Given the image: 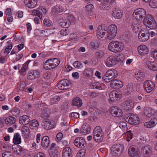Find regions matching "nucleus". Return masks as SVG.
<instances>
[{
	"instance_id": "obj_1",
	"label": "nucleus",
	"mask_w": 157,
	"mask_h": 157,
	"mask_svg": "<svg viewBox=\"0 0 157 157\" xmlns=\"http://www.w3.org/2000/svg\"><path fill=\"white\" fill-rule=\"evenodd\" d=\"M144 25L150 29H155L157 27V25L153 16L148 14L144 18Z\"/></svg>"
},
{
	"instance_id": "obj_2",
	"label": "nucleus",
	"mask_w": 157,
	"mask_h": 157,
	"mask_svg": "<svg viewBox=\"0 0 157 157\" xmlns=\"http://www.w3.org/2000/svg\"><path fill=\"white\" fill-rule=\"evenodd\" d=\"M60 63L57 58H53L47 60L44 64V67L46 69H51L57 67Z\"/></svg>"
},
{
	"instance_id": "obj_3",
	"label": "nucleus",
	"mask_w": 157,
	"mask_h": 157,
	"mask_svg": "<svg viewBox=\"0 0 157 157\" xmlns=\"http://www.w3.org/2000/svg\"><path fill=\"white\" fill-rule=\"evenodd\" d=\"M93 138L98 142H101L103 140V132L101 128L99 126L96 127L93 133Z\"/></svg>"
},
{
	"instance_id": "obj_4",
	"label": "nucleus",
	"mask_w": 157,
	"mask_h": 157,
	"mask_svg": "<svg viewBox=\"0 0 157 157\" xmlns=\"http://www.w3.org/2000/svg\"><path fill=\"white\" fill-rule=\"evenodd\" d=\"M117 30V27L115 25H109L107 29V38L110 40L113 39L116 36Z\"/></svg>"
},
{
	"instance_id": "obj_5",
	"label": "nucleus",
	"mask_w": 157,
	"mask_h": 157,
	"mask_svg": "<svg viewBox=\"0 0 157 157\" xmlns=\"http://www.w3.org/2000/svg\"><path fill=\"white\" fill-rule=\"evenodd\" d=\"M124 149V146L122 144H115L111 148V152L113 155L116 156L120 154Z\"/></svg>"
},
{
	"instance_id": "obj_6",
	"label": "nucleus",
	"mask_w": 157,
	"mask_h": 157,
	"mask_svg": "<svg viewBox=\"0 0 157 157\" xmlns=\"http://www.w3.org/2000/svg\"><path fill=\"white\" fill-rule=\"evenodd\" d=\"M124 149V146L122 144H115L111 148V152L113 155L116 156L120 154Z\"/></svg>"
},
{
	"instance_id": "obj_7",
	"label": "nucleus",
	"mask_w": 157,
	"mask_h": 157,
	"mask_svg": "<svg viewBox=\"0 0 157 157\" xmlns=\"http://www.w3.org/2000/svg\"><path fill=\"white\" fill-rule=\"evenodd\" d=\"M146 15L145 10L141 8L136 9L133 13V16L136 19V20L143 18L146 16Z\"/></svg>"
},
{
	"instance_id": "obj_8",
	"label": "nucleus",
	"mask_w": 157,
	"mask_h": 157,
	"mask_svg": "<svg viewBox=\"0 0 157 157\" xmlns=\"http://www.w3.org/2000/svg\"><path fill=\"white\" fill-rule=\"evenodd\" d=\"M152 152V149L149 145L143 146L141 149V153L144 157H147L150 156Z\"/></svg>"
},
{
	"instance_id": "obj_9",
	"label": "nucleus",
	"mask_w": 157,
	"mask_h": 157,
	"mask_svg": "<svg viewBox=\"0 0 157 157\" xmlns=\"http://www.w3.org/2000/svg\"><path fill=\"white\" fill-rule=\"evenodd\" d=\"M144 86L145 88L146 92L149 93L154 89L155 84L152 81L147 80L144 82Z\"/></svg>"
},
{
	"instance_id": "obj_10",
	"label": "nucleus",
	"mask_w": 157,
	"mask_h": 157,
	"mask_svg": "<svg viewBox=\"0 0 157 157\" xmlns=\"http://www.w3.org/2000/svg\"><path fill=\"white\" fill-rule=\"evenodd\" d=\"M149 32L147 30L141 31L138 34L139 40L141 42H145L147 40L149 39Z\"/></svg>"
},
{
	"instance_id": "obj_11",
	"label": "nucleus",
	"mask_w": 157,
	"mask_h": 157,
	"mask_svg": "<svg viewBox=\"0 0 157 157\" xmlns=\"http://www.w3.org/2000/svg\"><path fill=\"white\" fill-rule=\"evenodd\" d=\"M121 106L126 111L131 110L134 107L133 102L132 100H127L121 103Z\"/></svg>"
},
{
	"instance_id": "obj_12",
	"label": "nucleus",
	"mask_w": 157,
	"mask_h": 157,
	"mask_svg": "<svg viewBox=\"0 0 157 157\" xmlns=\"http://www.w3.org/2000/svg\"><path fill=\"white\" fill-rule=\"evenodd\" d=\"M122 95L116 90L111 92L109 94V101L111 102L114 101L116 100H119Z\"/></svg>"
},
{
	"instance_id": "obj_13",
	"label": "nucleus",
	"mask_w": 157,
	"mask_h": 157,
	"mask_svg": "<svg viewBox=\"0 0 157 157\" xmlns=\"http://www.w3.org/2000/svg\"><path fill=\"white\" fill-rule=\"evenodd\" d=\"M70 84L71 82L68 80L63 79L60 81L56 87L60 90H66L69 88Z\"/></svg>"
},
{
	"instance_id": "obj_14",
	"label": "nucleus",
	"mask_w": 157,
	"mask_h": 157,
	"mask_svg": "<svg viewBox=\"0 0 157 157\" xmlns=\"http://www.w3.org/2000/svg\"><path fill=\"white\" fill-rule=\"evenodd\" d=\"M47 12L45 8L43 6H40L37 10H35L33 11L32 14L33 15L37 16L40 19L42 17V14L45 13Z\"/></svg>"
},
{
	"instance_id": "obj_15",
	"label": "nucleus",
	"mask_w": 157,
	"mask_h": 157,
	"mask_svg": "<svg viewBox=\"0 0 157 157\" xmlns=\"http://www.w3.org/2000/svg\"><path fill=\"white\" fill-rule=\"evenodd\" d=\"M74 144L76 146L80 148H83L86 145L85 140L81 137L76 138L74 140Z\"/></svg>"
},
{
	"instance_id": "obj_16",
	"label": "nucleus",
	"mask_w": 157,
	"mask_h": 157,
	"mask_svg": "<svg viewBox=\"0 0 157 157\" xmlns=\"http://www.w3.org/2000/svg\"><path fill=\"white\" fill-rule=\"evenodd\" d=\"M105 30L101 29V26H99L97 30L96 36L99 40H104L106 39L107 37L105 36Z\"/></svg>"
},
{
	"instance_id": "obj_17",
	"label": "nucleus",
	"mask_w": 157,
	"mask_h": 157,
	"mask_svg": "<svg viewBox=\"0 0 157 157\" xmlns=\"http://www.w3.org/2000/svg\"><path fill=\"white\" fill-rule=\"evenodd\" d=\"M117 63V59L113 56L109 57L106 59L105 64L107 67H110L116 65Z\"/></svg>"
},
{
	"instance_id": "obj_18",
	"label": "nucleus",
	"mask_w": 157,
	"mask_h": 157,
	"mask_svg": "<svg viewBox=\"0 0 157 157\" xmlns=\"http://www.w3.org/2000/svg\"><path fill=\"white\" fill-rule=\"evenodd\" d=\"M128 153L131 157H140V154L139 151L134 147H131L128 149Z\"/></svg>"
},
{
	"instance_id": "obj_19",
	"label": "nucleus",
	"mask_w": 157,
	"mask_h": 157,
	"mask_svg": "<svg viewBox=\"0 0 157 157\" xmlns=\"http://www.w3.org/2000/svg\"><path fill=\"white\" fill-rule=\"evenodd\" d=\"M13 150L15 154L19 155H23L27 151L26 149L20 146L16 148H13Z\"/></svg>"
},
{
	"instance_id": "obj_20",
	"label": "nucleus",
	"mask_w": 157,
	"mask_h": 157,
	"mask_svg": "<svg viewBox=\"0 0 157 157\" xmlns=\"http://www.w3.org/2000/svg\"><path fill=\"white\" fill-rule=\"evenodd\" d=\"M139 53L142 56H144L147 54L149 50L147 46L144 45H141L138 48Z\"/></svg>"
},
{
	"instance_id": "obj_21",
	"label": "nucleus",
	"mask_w": 157,
	"mask_h": 157,
	"mask_svg": "<svg viewBox=\"0 0 157 157\" xmlns=\"http://www.w3.org/2000/svg\"><path fill=\"white\" fill-rule=\"evenodd\" d=\"M110 86L113 88L117 89L122 87L123 86L121 81L117 79L112 81L110 83Z\"/></svg>"
},
{
	"instance_id": "obj_22",
	"label": "nucleus",
	"mask_w": 157,
	"mask_h": 157,
	"mask_svg": "<svg viewBox=\"0 0 157 157\" xmlns=\"http://www.w3.org/2000/svg\"><path fill=\"white\" fill-rule=\"evenodd\" d=\"M111 113L116 115V117H120L122 116V112L121 109L117 106H113L110 109Z\"/></svg>"
},
{
	"instance_id": "obj_23",
	"label": "nucleus",
	"mask_w": 157,
	"mask_h": 157,
	"mask_svg": "<svg viewBox=\"0 0 157 157\" xmlns=\"http://www.w3.org/2000/svg\"><path fill=\"white\" fill-rule=\"evenodd\" d=\"M122 12L120 9L114 8L112 11V15L115 19H120L122 16Z\"/></svg>"
},
{
	"instance_id": "obj_24",
	"label": "nucleus",
	"mask_w": 157,
	"mask_h": 157,
	"mask_svg": "<svg viewBox=\"0 0 157 157\" xmlns=\"http://www.w3.org/2000/svg\"><path fill=\"white\" fill-rule=\"evenodd\" d=\"M41 126L43 128L46 130H50L54 127V126L49 120L43 121Z\"/></svg>"
},
{
	"instance_id": "obj_25",
	"label": "nucleus",
	"mask_w": 157,
	"mask_h": 157,
	"mask_svg": "<svg viewBox=\"0 0 157 157\" xmlns=\"http://www.w3.org/2000/svg\"><path fill=\"white\" fill-rule=\"evenodd\" d=\"M72 151L71 148L68 147H65L63 150V157H72Z\"/></svg>"
},
{
	"instance_id": "obj_26",
	"label": "nucleus",
	"mask_w": 157,
	"mask_h": 157,
	"mask_svg": "<svg viewBox=\"0 0 157 157\" xmlns=\"http://www.w3.org/2000/svg\"><path fill=\"white\" fill-rule=\"evenodd\" d=\"M37 0H25V5L29 8H33L36 7L37 4Z\"/></svg>"
},
{
	"instance_id": "obj_27",
	"label": "nucleus",
	"mask_w": 157,
	"mask_h": 157,
	"mask_svg": "<svg viewBox=\"0 0 157 157\" xmlns=\"http://www.w3.org/2000/svg\"><path fill=\"white\" fill-rule=\"evenodd\" d=\"M50 144V139L48 136H44L42 138L41 145L43 148H47Z\"/></svg>"
},
{
	"instance_id": "obj_28",
	"label": "nucleus",
	"mask_w": 157,
	"mask_h": 157,
	"mask_svg": "<svg viewBox=\"0 0 157 157\" xmlns=\"http://www.w3.org/2000/svg\"><path fill=\"white\" fill-rule=\"evenodd\" d=\"M107 75L109 76L112 80H114V79L116 78L118 76L117 71L114 70L109 69L107 71Z\"/></svg>"
},
{
	"instance_id": "obj_29",
	"label": "nucleus",
	"mask_w": 157,
	"mask_h": 157,
	"mask_svg": "<svg viewBox=\"0 0 157 157\" xmlns=\"http://www.w3.org/2000/svg\"><path fill=\"white\" fill-rule=\"evenodd\" d=\"M70 21L67 19H61L60 20L59 25L60 26L64 28H67L71 25Z\"/></svg>"
},
{
	"instance_id": "obj_30",
	"label": "nucleus",
	"mask_w": 157,
	"mask_h": 157,
	"mask_svg": "<svg viewBox=\"0 0 157 157\" xmlns=\"http://www.w3.org/2000/svg\"><path fill=\"white\" fill-rule=\"evenodd\" d=\"M72 103L73 105L76 106L78 108L80 107L83 104L82 100L78 97H76L73 99Z\"/></svg>"
},
{
	"instance_id": "obj_31",
	"label": "nucleus",
	"mask_w": 157,
	"mask_h": 157,
	"mask_svg": "<svg viewBox=\"0 0 157 157\" xmlns=\"http://www.w3.org/2000/svg\"><path fill=\"white\" fill-rule=\"evenodd\" d=\"M29 118L28 116L23 115L20 117L19 122L21 124L25 125L29 123Z\"/></svg>"
},
{
	"instance_id": "obj_32",
	"label": "nucleus",
	"mask_w": 157,
	"mask_h": 157,
	"mask_svg": "<svg viewBox=\"0 0 157 157\" xmlns=\"http://www.w3.org/2000/svg\"><path fill=\"white\" fill-rule=\"evenodd\" d=\"M157 123V119L154 118L149 121L145 122L144 125L146 127L151 128L154 126Z\"/></svg>"
},
{
	"instance_id": "obj_33",
	"label": "nucleus",
	"mask_w": 157,
	"mask_h": 157,
	"mask_svg": "<svg viewBox=\"0 0 157 157\" xmlns=\"http://www.w3.org/2000/svg\"><path fill=\"white\" fill-rule=\"evenodd\" d=\"M147 67L150 69L154 71H157V64L154 62L148 61L146 62Z\"/></svg>"
},
{
	"instance_id": "obj_34",
	"label": "nucleus",
	"mask_w": 157,
	"mask_h": 157,
	"mask_svg": "<svg viewBox=\"0 0 157 157\" xmlns=\"http://www.w3.org/2000/svg\"><path fill=\"white\" fill-rule=\"evenodd\" d=\"M50 109L46 108L42 111L41 117L44 119H47L50 117Z\"/></svg>"
},
{
	"instance_id": "obj_35",
	"label": "nucleus",
	"mask_w": 157,
	"mask_h": 157,
	"mask_svg": "<svg viewBox=\"0 0 157 157\" xmlns=\"http://www.w3.org/2000/svg\"><path fill=\"white\" fill-rule=\"evenodd\" d=\"M39 73L36 71H29L28 72L27 78L29 79L32 80L39 77Z\"/></svg>"
},
{
	"instance_id": "obj_36",
	"label": "nucleus",
	"mask_w": 157,
	"mask_h": 157,
	"mask_svg": "<svg viewBox=\"0 0 157 157\" xmlns=\"http://www.w3.org/2000/svg\"><path fill=\"white\" fill-rule=\"evenodd\" d=\"M116 53L122 51L124 48V44L122 42L116 41Z\"/></svg>"
},
{
	"instance_id": "obj_37",
	"label": "nucleus",
	"mask_w": 157,
	"mask_h": 157,
	"mask_svg": "<svg viewBox=\"0 0 157 157\" xmlns=\"http://www.w3.org/2000/svg\"><path fill=\"white\" fill-rule=\"evenodd\" d=\"M16 121V119L11 116L8 117L5 120L6 124L9 126L14 124Z\"/></svg>"
},
{
	"instance_id": "obj_38",
	"label": "nucleus",
	"mask_w": 157,
	"mask_h": 157,
	"mask_svg": "<svg viewBox=\"0 0 157 157\" xmlns=\"http://www.w3.org/2000/svg\"><path fill=\"white\" fill-rule=\"evenodd\" d=\"M29 129L27 126H23L21 128L22 136L25 138H28L29 134Z\"/></svg>"
},
{
	"instance_id": "obj_39",
	"label": "nucleus",
	"mask_w": 157,
	"mask_h": 157,
	"mask_svg": "<svg viewBox=\"0 0 157 157\" xmlns=\"http://www.w3.org/2000/svg\"><path fill=\"white\" fill-rule=\"evenodd\" d=\"M80 132L83 135H86L90 133V129L88 128L87 124H85L82 126L80 129Z\"/></svg>"
},
{
	"instance_id": "obj_40",
	"label": "nucleus",
	"mask_w": 157,
	"mask_h": 157,
	"mask_svg": "<svg viewBox=\"0 0 157 157\" xmlns=\"http://www.w3.org/2000/svg\"><path fill=\"white\" fill-rule=\"evenodd\" d=\"M135 78L139 81H142L145 77L144 73L140 71L136 72L135 73Z\"/></svg>"
},
{
	"instance_id": "obj_41",
	"label": "nucleus",
	"mask_w": 157,
	"mask_h": 157,
	"mask_svg": "<svg viewBox=\"0 0 157 157\" xmlns=\"http://www.w3.org/2000/svg\"><path fill=\"white\" fill-rule=\"evenodd\" d=\"M29 63L28 61L26 62L22 67L20 70L19 69V72L21 75H25L26 73V71L28 69V65Z\"/></svg>"
},
{
	"instance_id": "obj_42",
	"label": "nucleus",
	"mask_w": 157,
	"mask_h": 157,
	"mask_svg": "<svg viewBox=\"0 0 157 157\" xmlns=\"http://www.w3.org/2000/svg\"><path fill=\"white\" fill-rule=\"evenodd\" d=\"M116 41L113 40L110 42L108 45V48L109 50L112 52L116 53Z\"/></svg>"
},
{
	"instance_id": "obj_43",
	"label": "nucleus",
	"mask_w": 157,
	"mask_h": 157,
	"mask_svg": "<svg viewBox=\"0 0 157 157\" xmlns=\"http://www.w3.org/2000/svg\"><path fill=\"white\" fill-rule=\"evenodd\" d=\"M100 44L99 40H94L90 42V46L92 49H96L99 47Z\"/></svg>"
},
{
	"instance_id": "obj_44",
	"label": "nucleus",
	"mask_w": 157,
	"mask_h": 157,
	"mask_svg": "<svg viewBox=\"0 0 157 157\" xmlns=\"http://www.w3.org/2000/svg\"><path fill=\"white\" fill-rule=\"evenodd\" d=\"M11 10L10 8H8L6 9L5 13L6 15L7 21L8 22H11L13 21V18L11 13Z\"/></svg>"
},
{
	"instance_id": "obj_45",
	"label": "nucleus",
	"mask_w": 157,
	"mask_h": 157,
	"mask_svg": "<svg viewBox=\"0 0 157 157\" xmlns=\"http://www.w3.org/2000/svg\"><path fill=\"white\" fill-rule=\"evenodd\" d=\"M13 143L15 144H19L21 142V138L18 133H15L13 139Z\"/></svg>"
},
{
	"instance_id": "obj_46",
	"label": "nucleus",
	"mask_w": 157,
	"mask_h": 157,
	"mask_svg": "<svg viewBox=\"0 0 157 157\" xmlns=\"http://www.w3.org/2000/svg\"><path fill=\"white\" fill-rule=\"evenodd\" d=\"M70 45H72L77 40L78 38L76 34H71L70 35L69 37Z\"/></svg>"
},
{
	"instance_id": "obj_47",
	"label": "nucleus",
	"mask_w": 157,
	"mask_h": 157,
	"mask_svg": "<svg viewBox=\"0 0 157 157\" xmlns=\"http://www.w3.org/2000/svg\"><path fill=\"white\" fill-rule=\"evenodd\" d=\"M111 5L109 4V2L106 1L103 2L101 6V9L103 10H108L111 8Z\"/></svg>"
},
{
	"instance_id": "obj_48",
	"label": "nucleus",
	"mask_w": 157,
	"mask_h": 157,
	"mask_svg": "<svg viewBox=\"0 0 157 157\" xmlns=\"http://www.w3.org/2000/svg\"><path fill=\"white\" fill-rule=\"evenodd\" d=\"M10 112L13 116L17 117L20 114V110L17 108L14 107L11 109Z\"/></svg>"
},
{
	"instance_id": "obj_49",
	"label": "nucleus",
	"mask_w": 157,
	"mask_h": 157,
	"mask_svg": "<svg viewBox=\"0 0 157 157\" xmlns=\"http://www.w3.org/2000/svg\"><path fill=\"white\" fill-rule=\"evenodd\" d=\"M144 114L146 116L150 117L153 114L151 109L150 107L146 108L144 110Z\"/></svg>"
},
{
	"instance_id": "obj_50",
	"label": "nucleus",
	"mask_w": 157,
	"mask_h": 157,
	"mask_svg": "<svg viewBox=\"0 0 157 157\" xmlns=\"http://www.w3.org/2000/svg\"><path fill=\"white\" fill-rule=\"evenodd\" d=\"M90 87L92 89H100L101 84L98 82H94L90 84Z\"/></svg>"
},
{
	"instance_id": "obj_51",
	"label": "nucleus",
	"mask_w": 157,
	"mask_h": 157,
	"mask_svg": "<svg viewBox=\"0 0 157 157\" xmlns=\"http://www.w3.org/2000/svg\"><path fill=\"white\" fill-rule=\"evenodd\" d=\"M62 11V9L59 6L57 5L54 7L52 10V12L55 14L58 13Z\"/></svg>"
},
{
	"instance_id": "obj_52",
	"label": "nucleus",
	"mask_w": 157,
	"mask_h": 157,
	"mask_svg": "<svg viewBox=\"0 0 157 157\" xmlns=\"http://www.w3.org/2000/svg\"><path fill=\"white\" fill-rule=\"evenodd\" d=\"M60 100V98L57 95L54 96L51 99V104L52 105L56 104Z\"/></svg>"
},
{
	"instance_id": "obj_53",
	"label": "nucleus",
	"mask_w": 157,
	"mask_h": 157,
	"mask_svg": "<svg viewBox=\"0 0 157 157\" xmlns=\"http://www.w3.org/2000/svg\"><path fill=\"white\" fill-rule=\"evenodd\" d=\"M135 115V114L133 113L129 114L126 119V121L132 124Z\"/></svg>"
},
{
	"instance_id": "obj_54",
	"label": "nucleus",
	"mask_w": 157,
	"mask_h": 157,
	"mask_svg": "<svg viewBox=\"0 0 157 157\" xmlns=\"http://www.w3.org/2000/svg\"><path fill=\"white\" fill-rule=\"evenodd\" d=\"M49 154L51 157H57L58 152L57 150H54L52 149L50 150Z\"/></svg>"
},
{
	"instance_id": "obj_55",
	"label": "nucleus",
	"mask_w": 157,
	"mask_h": 157,
	"mask_svg": "<svg viewBox=\"0 0 157 157\" xmlns=\"http://www.w3.org/2000/svg\"><path fill=\"white\" fill-rule=\"evenodd\" d=\"M104 55V53L101 50L97 51L95 53V56L97 59H100Z\"/></svg>"
},
{
	"instance_id": "obj_56",
	"label": "nucleus",
	"mask_w": 157,
	"mask_h": 157,
	"mask_svg": "<svg viewBox=\"0 0 157 157\" xmlns=\"http://www.w3.org/2000/svg\"><path fill=\"white\" fill-rule=\"evenodd\" d=\"M131 27L133 31L135 33L139 31V25L138 24H135L134 23L132 24Z\"/></svg>"
},
{
	"instance_id": "obj_57",
	"label": "nucleus",
	"mask_w": 157,
	"mask_h": 157,
	"mask_svg": "<svg viewBox=\"0 0 157 157\" xmlns=\"http://www.w3.org/2000/svg\"><path fill=\"white\" fill-rule=\"evenodd\" d=\"M102 79L103 80L107 82H111L113 81L109 76H108V75H107V72H106L104 75L102 77Z\"/></svg>"
},
{
	"instance_id": "obj_58",
	"label": "nucleus",
	"mask_w": 157,
	"mask_h": 157,
	"mask_svg": "<svg viewBox=\"0 0 157 157\" xmlns=\"http://www.w3.org/2000/svg\"><path fill=\"white\" fill-rule=\"evenodd\" d=\"M44 25L45 26L50 27L52 24V21L47 18L44 19L43 21Z\"/></svg>"
},
{
	"instance_id": "obj_59",
	"label": "nucleus",
	"mask_w": 157,
	"mask_h": 157,
	"mask_svg": "<svg viewBox=\"0 0 157 157\" xmlns=\"http://www.w3.org/2000/svg\"><path fill=\"white\" fill-rule=\"evenodd\" d=\"M74 67L77 68H81L82 67V63L79 61H75L73 63Z\"/></svg>"
},
{
	"instance_id": "obj_60",
	"label": "nucleus",
	"mask_w": 157,
	"mask_h": 157,
	"mask_svg": "<svg viewBox=\"0 0 157 157\" xmlns=\"http://www.w3.org/2000/svg\"><path fill=\"white\" fill-rule=\"evenodd\" d=\"M93 71L89 68L86 69L84 71V73L86 75L91 76L92 75Z\"/></svg>"
},
{
	"instance_id": "obj_61",
	"label": "nucleus",
	"mask_w": 157,
	"mask_h": 157,
	"mask_svg": "<svg viewBox=\"0 0 157 157\" xmlns=\"http://www.w3.org/2000/svg\"><path fill=\"white\" fill-rule=\"evenodd\" d=\"M86 150L85 149H82L80 150L78 153V157L80 156L81 157H84L85 155Z\"/></svg>"
},
{
	"instance_id": "obj_62",
	"label": "nucleus",
	"mask_w": 157,
	"mask_h": 157,
	"mask_svg": "<svg viewBox=\"0 0 157 157\" xmlns=\"http://www.w3.org/2000/svg\"><path fill=\"white\" fill-rule=\"evenodd\" d=\"M139 118L135 114L132 124L134 125L138 124L139 122Z\"/></svg>"
},
{
	"instance_id": "obj_63",
	"label": "nucleus",
	"mask_w": 157,
	"mask_h": 157,
	"mask_svg": "<svg viewBox=\"0 0 157 157\" xmlns=\"http://www.w3.org/2000/svg\"><path fill=\"white\" fill-rule=\"evenodd\" d=\"M93 8L94 6L93 5L90 3H87L86 6H85L86 9L88 12L91 11Z\"/></svg>"
},
{
	"instance_id": "obj_64",
	"label": "nucleus",
	"mask_w": 157,
	"mask_h": 157,
	"mask_svg": "<svg viewBox=\"0 0 157 157\" xmlns=\"http://www.w3.org/2000/svg\"><path fill=\"white\" fill-rule=\"evenodd\" d=\"M60 35L62 36H66L68 33V30L66 29H62L60 32Z\"/></svg>"
}]
</instances>
